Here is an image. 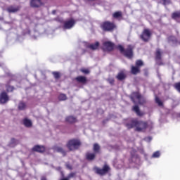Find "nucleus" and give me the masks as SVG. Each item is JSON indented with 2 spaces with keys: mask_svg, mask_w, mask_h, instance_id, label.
<instances>
[{
  "mask_svg": "<svg viewBox=\"0 0 180 180\" xmlns=\"http://www.w3.org/2000/svg\"><path fill=\"white\" fill-rule=\"evenodd\" d=\"M127 127H128V129H133V127H136V131H144V130L148 129V127L153 129V122L147 124V122L140 121L139 120H132L131 123L127 124Z\"/></svg>",
  "mask_w": 180,
  "mask_h": 180,
  "instance_id": "nucleus-1",
  "label": "nucleus"
},
{
  "mask_svg": "<svg viewBox=\"0 0 180 180\" xmlns=\"http://www.w3.org/2000/svg\"><path fill=\"white\" fill-rule=\"evenodd\" d=\"M117 49L127 58H131L133 57V46L131 45H128L127 49L125 50L122 45H119Z\"/></svg>",
  "mask_w": 180,
  "mask_h": 180,
  "instance_id": "nucleus-2",
  "label": "nucleus"
},
{
  "mask_svg": "<svg viewBox=\"0 0 180 180\" xmlns=\"http://www.w3.org/2000/svg\"><path fill=\"white\" fill-rule=\"evenodd\" d=\"M80 146L81 142L77 139L70 140L66 144V147L68 148L69 151H75V150H78Z\"/></svg>",
  "mask_w": 180,
  "mask_h": 180,
  "instance_id": "nucleus-3",
  "label": "nucleus"
},
{
  "mask_svg": "<svg viewBox=\"0 0 180 180\" xmlns=\"http://www.w3.org/2000/svg\"><path fill=\"white\" fill-rule=\"evenodd\" d=\"M101 27L104 32H112L116 26L113 22L109 21H105L101 25Z\"/></svg>",
  "mask_w": 180,
  "mask_h": 180,
  "instance_id": "nucleus-4",
  "label": "nucleus"
},
{
  "mask_svg": "<svg viewBox=\"0 0 180 180\" xmlns=\"http://www.w3.org/2000/svg\"><path fill=\"white\" fill-rule=\"evenodd\" d=\"M134 99H137L138 103L140 105H143V103H144V99H143V97L139 93H134L132 94V96H131V101H132L134 103H136V101H134Z\"/></svg>",
  "mask_w": 180,
  "mask_h": 180,
  "instance_id": "nucleus-5",
  "label": "nucleus"
},
{
  "mask_svg": "<svg viewBox=\"0 0 180 180\" xmlns=\"http://www.w3.org/2000/svg\"><path fill=\"white\" fill-rule=\"evenodd\" d=\"M150 37H151V32H150V30H144L141 35V39H142L143 41H147L148 40H150Z\"/></svg>",
  "mask_w": 180,
  "mask_h": 180,
  "instance_id": "nucleus-6",
  "label": "nucleus"
},
{
  "mask_svg": "<svg viewBox=\"0 0 180 180\" xmlns=\"http://www.w3.org/2000/svg\"><path fill=\"white\" fill-rule=\"evenodd\" d=\"M109 169H110V167H109L107 165H105L103 166L102 169L96 168V172L99 175H105V174H107V172H109Z\"/></svg>",
  "mask_w": 180,
  "mask_h": 180,
  "instance_id": "nucleus-7",
  "label": "nucleus"
},
{
  "mask_svg": "<svg viewBox=\"0 0 180 180\" xmlns=\"http://www.w3.org/2000/svg\"><path fill=\"white\" fill-rule=\"evenodd\" d=\"M9 101V96L4 91L0 94V103L4 104Z\"/></svg>",
  "mask_w": 180,
  "mask_h": 180,
  "instance_id": "nucleus-8",
  "label": "nucleus"
},
{
  "mask_svg": "<svg viewBox=\"0 0 180 180\" xmlns=\"http://www.w3.org/2000/svg\"><path fill=\"white\" fill-rule=\"evenodd\" d=\"M74 25H75V20L70 19L64 22L63 27L64 29H72V27H74Z\"/></svg>",
  "mask_w": 180,
  "mask_h": 180,
  "instance_id": "nucleus-9",
  "label": "nucleus"
},
{
  "mask_svg": "<svg viewBox=\"0 0 180 180\" xmlns=\"http://www.w3.org/2000/svg\"><path fill=\"white\" fill-rule=\"evenodd\" d=\"M103 46L107 51H112L115 49V44L110 41H105L103 43Z\"/></svg>",
  "mask_w": 180,
  "mask_h": 180,
  "instance_id": "nucleus-10",
  "label": "nucleus"
},
{
  "mask_svg": "<svg viewBox=\"0 0 180 180\" xmlns=\"http://www.w3.org/2000/svg\"><path fill=\"white\" fill-rule=\"evenodd\" d=\"M43 5L41 0H31L30 6L32 8H40Z\"/></svg>",
  "mask_w": 180,
  "mask_h": 180,
  "instance_id": "nucleus-11",
  "label": "nucleus"
},
{
  "mask_svg": "<svg viewBox=\"0 0 180 180\" xmlns=\"http://www.w3.org/2000/svg\"><path fill=\"white\" fill-rule=\"evenodd\" d=\"M20 10V7L19 6H10L6 8L7 12L8 13H15V12H19Z\"/></svg>",
  "mask_w": 180,
  "mask_h": 180,
  "instance_id": "nucleus-12",
  "label": "nucleus"
},
{
  "mask_svg": "<svg viewBox=\"0 0 180 180\" xmlns=\"http://www.w3.org/2000/svg\"><path fill=\"white\" fill-rule=\"evenodd\" d=\"M33 151H37V153H44L46 151V148L43 146L37 145L33 147Z\"/></svg>",
  "mask_w": 180,
  "mask_h": 180,
  "instance_id": "nucleus-13",
  "label": "nucleus"
},
{
  "mask_svg": "<svg viewBox=\"0 0 180 180\" xmlns=\"http://www.w3.org/2000/svg\"><path fill=\"white\" fill-rule=\"evenodd\" d=\"M54 151H56V153H60L63 157H65L67 152H65V150H64V149L60 146H55L53 148Z\"/></svg>",
  "mask_w": 180,
  "mask_h": 180,
  "instance_id": "nucleus-14",
  "label": "nucleus"
},
{
  "mask_svg": "<svg viewBox=\"0 0 180 180\" xmlns=\"http://www.w3.org/2000/svg\"><path fill=\"white\" fill-rule=\"evenodd\" d=\"M75 79L80 84H85V82H86V77L84 76H79L76 77Z\"/></svg>",
  "mask_w": 180,
  "mask_h": 180,
  "instance_id": "nucleus-15",
  "label": "nucleus"
},
{
  "mask_svg": "<svg viewBox=\"0 0 180 180\" xmlns=\"http://www.w3.org/2000/svg\"><path fill=\"white\" fill-rule=\"evenodd\" d=\"M124 78H126V74H124V72H123L122 71L118 73V75H117V79L119 81H123V79H124Z\"/></svg>",
  "mask_w": 180,
  "mask_h": 180,
  "instance_id": "nucleus-16",
  "label": "nucleus"
},
{
  "mask_svg": "<svg viewBox=\"0 0 180 180\" xmlns=\"http://www.w3.org/2000/svg\"><path fill=\"white\" fill-rule=\"evenodd\" d=\"M88 47L91 50H98V49L99 47V42H96L95 44H91L89 45Z\"/></svg>",
  "mask_w": 180,
  "mask_h": 180,
  "instance_id": "nucleus-17",
  "label": "nucleus"
},
{
  "mask_svg": "<svg viewBox=\"0 0 180 180\" xmlns=\"http://www.w3.org/2000/svg\"><path fill=\"white\" fill-rule=\"evenodd\" d=\"M133 110L136 113L138 116H143V112L140 111V108L138 107V105L134 106Z\"/></svg>",
  "mask_w": 180,
  "mask_h": 180,
  "instance_id": "nucleus-18",
  "label": "nucleus"
},
{
  "mask_svg": "<svg viewBox=\"0 0 180 180\" xmlns=\"http://www.w3.org/2000/svg\"><path fill=\"white\" fill-rule=\"evenodd\" d=\"M66 122L68 123H75L77 122V118L72 116H69L66 117Z\"/></svg>",
  "mask_w": 180,
  "mask_h": 180,
  "instance_id": "nucleus-19",
  "label": "nucleus"
},
{
  "mask_svg": "<svg viewBox=\"0 0 180 180\" xmlns=\"http://www.w3.org/2000/svg\"><path fill=\"white\" fill-rule=\"evenodd\" d=\"M122 11H117V12H115V13L112 14V17H113L115 19H120V18H122Z\"/></svg>",
  "mask_w": 180,
  "mask_h": 180,
  "instance_id": "nucleus-20",
  "label": "nucleus"
},
{
  "mask_svg": "<svg viewBox=\"0 0 180 180\" xmlns=\"http://www.w3.org/2000/svg\"><path fill=\"white\" fill-rule=\"evenodd\" d=\"M156 60L157 63L160 65V63H158V60H161V50L160 49L156 50Z\"/></svg>",
  "mask_w": 180,
  "mask_h": 180,
  "instance_id": "nucleus-21",
  "label": "nucleus"
},
{
  "mask_svg": "<svg viewBox=\"0 0 180 180\" xmlns=\"http://www.w3.org/2000/svg\"><path fill=\"white\" fill-rule=\"evenodd\" d=\"M131 72V74H134V75H136L137 73L140 72V69H139V67L132 66Z\"/></svg>",
  "mask_w": 180,
  "mask_h": 180,
  "instance_id": "nucleus-22",
  "label": "nucleus"
},
{
  "mask_svg": "<svg viewBox=\"0 0 180 180\" xmlns=\"http://www.w3.org/2000/svg\"><path fill=\"white\" fill-rule=\"evenodd\" d=\"M19 110H25L26 109V103L24 102H20L18 104Z\"/></svg>",
  "mask_w": 180,
  "mask_h": 180,
  "instance_id": "nucleus-23",
  "label": "nucleus"
},
{
  "mask_svg": "<svg viewBox=\"0 0 180 180\" xmlns=\"http://www.w3.org/2000/svg\"><path fill=\"white\" fill-rule=\"evenodd\" d=\"M23 123L26 127H32V121L30 120L25 119V120H24Z\"/></svg>",
  "mask_w": 180,
  "mask_h": 180,
  "instance_id": "nucleus-24",
  "label": "nucleus"
},
{
  "mask_svg": "<svg viewBox=\"0 0 180 180\" xmlns=\"http://www.w3.org/2000/svg\"><path fill=\"white\" fill-rule=\"evenodd\" d=\"M86 159L89 160H92L94 158H95V154L94 153H87L86 155Z\"/></svg>",
  "mask_w": 180,
  "mask_h": 180,
  "instance_id": "nucleus-25",
  "label": "nucleus"
},
{
  "mask_svg": "<svg viewBox=\"0 0 180 180\" xmlns=\"http://www.w3.org/2000/svg\"><path fill=\"white\" fill-rule=\"evenodd\" d=\"M172 19H180V11L173 13L172 15Z\"/></svg>",
  "mask_w": 180,
  "mask_h": 180,
  "instance_id": "nucleus-26",
  "label": "nucleus"
},
{
  "mask_svg": "<svg viewBox=\"0 0 180 180\" xmlns=\"http://www.w3.org/2000/svg\"><path fill=\"white\" fill-rule=\"evenodd\" d=\"M59 101H65L67 99V96L64 94H61L58 96Z\"/></svg>",
  "mask_w": 180,
  "mask_h": 180,
  "instance_id": "nucleus-27",
  "label": "nucleus"
},
{
  "mask_svg": "<svg viewBox=\"0 0 180 180\" xmlns=\"http://www.w3.org/2000/svg\"><path fill=\"white\" fill-rule=\"evenodd\" d=\"M160 155H161V153H160V151H156L153 154L152 158H159Z\"/></svg>",
  "mask_w": 180,
  "mask_h": 180,
  "instance_id": "nucleus-28",
  "label": "nucleus"
},
{
  "mask_svg": "<svg viewBox=\"0 0 180 180\" xmlns=\"http://www.w3.org/2000/svg\"><path fill=\"white\" fill-rule=\"evenodd\" d=\"M99 148H100V147H99V145H98V144L95 143V144L94 145V151L95 153H98V152H99Z\"/></svg>",
  "mask_w": 180,
  "mask_h": 180,
  "instance_id": "nucleus-29",
  "label": "nucleus"
},
{
  "mask_svg": "<svg viewBox=\"0 0 180 180\" xmlns=\"http://www.w3.org/2000/svg\"><path fill=\"white\" fill-rule=\"evenodd\" d=\"M52 74H53L54 78H56V79H58L60 77V72H53Z\"/></svg>",
  "mask_w": 180,
  "mask_h": 180,
  "instance_id": "nucleus-30",
  "label": "nucleus"
},
{
  "mask_svg": "<svg viewBox=\"0 0 180 180\" xmlns=\"http://www.w3.org/2000/svg\"><path fill=\"white\" fill-rule=\"evenodd\" d=\"M155 102L159 106H162V102L161 101V100H160L158 97L155 98Z\"/></svg>",
  "mask_w": 180,
  "mask_h": 180,
  "instance_id": "nucleus-31",
  "label": "nucleus"
},
{
  "mask_svg": "<svg viewBox=\"0 0 180 180\" xmlns=\"http://www.w3.org/2000/svg\"><path fill=\"white\" fill-rule=\"evenodd\" d=\"M136 65L137 67H141V65H143V60H136Z\"/></svg>",
  "mask_w": 180,
  "mask_h": 180,
  "instance_id": "nucleus-32",
  "label": "nucleus"
},
{
  "mask_svg": "<svg viewBox=\"0 0 180 180\" xmlns=\"http://www.w3.org/2000/svg\"><path fill=\"white\" fill-rule=\"evenodd\" d=\"M169 41H172V43H176V38L175 37H169Z\"/></svg>",
  "mask_w": 180,
  "mask_h": 180,
  "instance_id": "nucleus-33",
  "label": "nucleus"
},
{
  "mask_svg": "<svg viewBox=\"0 0 180 180\" xmlns=\"http://www.w3.org/2000/svg\"><path fill=\"white\" fill-rule=\"evenodd\" d=\"M176 89L178 91V92H180V82L176 83L174 85Z\"/></svg>",
  "mask_w": 180,
  "mask_h": 180,
  "instance_id": "nucleus-34",
  "label": "nucleus"
},
{
  "mask_svg": "<svg viewBox=\"0 0 180 180\" xmlns=\"http://www.w3.org/2000/svg\"><path fill=\"white\" fill-rule=\"evenodd\" d=\"M75 176V173H70L68 176V179L70 180L71 179V178H74Z\"/></svg>",
  "mask_w": 180,
  "mask_h": 180,
  "instance_id": "nucleus-35",
  "label": "nucleus"
},
{
  "mask_svg": "<svg viewBox=\"0 0 180 180\" xmlns=\"http://www.w3.org/2000/svg\"><path fill=\"white\" fill-rule=\"evenodd\" d=\"M18 141H16V139H11V146H12V144H16Z\"/></svg>",
  "mask_w": 180,
  "mask_h": 180,
  "instance_id": "nucleus-36",
  "label": "nucleus"
},
{
  "mask_svg": "<svg viewBox=\"0 0 180 180\" xmlns=\"http://www.w3.org/2000/svg\"><path fill=\"white\" fill-rule=\"evenodd\" d=\"M82 72H84V74H89V70L88 69H83L82 70Z\"/></svg>",
  "mask_w": 180,
  "mask_h": 180,
  "instance_id": "nucleus-37",
  "label": "nucleus"
},
{
  "mask_svg": "<svg viewBox=\"0 0 180 180\" xmlns=\"http://www.w3.org/2000/svg\"><path fill=\"white\" fill-rule=\"evenodd\" d=\"M145 140H146V141H151V137L146 138Z\"/></svg>",
  "mask_w": 180,
  "mask_h": 180,
  "instance_id": "nucleus-38",
  "label": "nucleus"
},
{
  "mask_svg": "<svg viewBox=\"0 0 180 180\" xmlns=\"http://www.w3.org/2000/svg\"><path fill=\"white\" fill-rule=\"evenodd\" d=\"M66 167H67V168H68L69 169H71V165L67 164V165H66Z\"/></svg>",
  "mask_w": 180,
  "mask_h": 180,
  "instance_id": "nucleus-39",
  "label": "nucleus"
},
{
  "mask_svg": "<svg viewBox=\"0 0 180 180\" xmlns=\"http://www.w3.org/2000/svg\"><path fill=\"white\" fill-rule=\"evenodd\" d=\"M41 180H47V179H46V177L42 176V177L41 178Z\"/></svg>",
  "mask_w": 180,
  "mask_h": 180,
  "instance_id": "nucleus-40",
  "label": "nucleus"
},
{
  "mask_svg": "<svg viewBox=\"0 0 180 180\" xmlns=\"http://www.w3.org/2000/svg\"><path fill=\"white\" fill-rule=\"evenodd\" d=\"M167 4H168V1H164V5H166Z\"/></svg>",
  "mask_w": 180,
  "mask_h": 180,
  "instance_id": "nucleus-41",
  "label": "nucleus"
},
{
  "mask_svg": "<svg viewBox=\"0 0 180 180\" xmlns=\"http://www.w3.org/2000/svg\"><path fill=\"white\" fill-rule=\"evenodd\" d=\"M52 13L54 15V14L56 13V10H53V11H52Z\"/></svg>",
  "mask_w": 180,
  "mask_h": 180,
  "instance_id": "nucleus-42",
  "label": "nucleus"
},
{
  "mask_svg": "<svg viewBox=\"0 0 180 180\" xmlns=\"http://www.w3.org/2000/svg\"><path fill=\"white\" fill-rule=\"evenodd\" d=\"M61 180H69V179H68V177H66L65 179H62Z\"/></svg>",
  "mask_w": 180,
  "mask_h": 180,
  "instance_id": "nucleus-43",
  "label": "nucleus"
},
{
  "mask_svg": "<svg viewBox=\"0 0 180 180\" xmlns=\"http://www.w3.org/2000/svg\"><path fill=\"white\" fill-rule=\"evenodd\" d=\"M11 88V91L13 90V87H10Z\"/></svg>",
  "mask_w": 180,
  "mask_h": 180,
  "instance_id": "nucleus-44",
  "label": "nucleus"
},
{
  "mask_svg": "<svg viewBox=\"0 0 180 180\" xmlns=\"http://www.w3.org/2000/svg\"><path fill=\"white\" fill-rule=\"evenodd\" d=\"M113 82V80H112L111 82H110V84H112Z\"/></svg>",
  "mask_w": 180,
  "mask_h": 180,
  "instance_id": "nucleus-45",
  "label": "nucleus"
},
{
  "mask_svg": "<svg viewBox=\"0 0 180 180\" xmlns=\"http://www.w3.org/2000/svg\"><path fill=\"white\" fill-rule=\"evenodd\" d=\"M7 91H11V89H7Z\"/></svg>",
  "mask_w": 180,
  "mask_h": 180,
  "instance_id": "nucleus-46",
  "label": "nucleus"
}]
</instances>
